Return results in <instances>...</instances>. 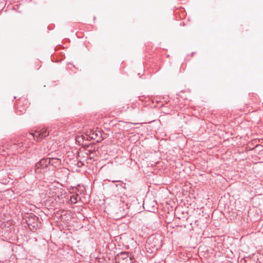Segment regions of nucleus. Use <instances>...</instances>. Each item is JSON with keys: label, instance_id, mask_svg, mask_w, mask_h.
Instances as JSON below:
<instances>
[{"label": "nucleus", "instance_id": "obj_1", "mask_svg": "<svg viewBox=\"0 0 263 263\" xmlns=\"http://www.w3.org/2000/svg\"><path fill=\"white\" fill-rule=\"evenodd\" d=\"M87 138L97 140V141H101L105 138L103 137L102 132L99 130H89L86 132Z\"/></svg>", "mask_w": 263, "mask_h": 263}, {"label": "nucleus", "instance_id": "obj_2", "mask_svg": "<svg viewBox=\"0 0 263 263\" xmlns=\"http://www.w3.org/2000/svg\"><path fill=\"white\" fill-rule=\"evenodd\" d=\"M117 263H133L132 258L128 253L122 252L116 257Z\"/></svg>", "mask_w": 263, "mask_h": 263}, {"label": "nucleus", "instance_id": "obj_3", "mask_svg": "<svg viewBox=\"0 0 263 263\" xmlns=\"http://www.w3.org/2000/svg\"><path fill=\"white\" fill-rule=\"evenodd\" d=\"M162 246L161 239L160 237H156L155 236H152L148 239V246L156 247L159 249Z\"/></svg>", "mask_w": 263, "mask_h": 263}, {"label": "nucleus", "instance_id": "obj_4", "mask_svg": "<svg viewBox=\"0 0 263 263\" xmlns=\"http://www.w3.org/2000/svg\"><path fill=\"white\" fill-rule=\"evenodd\" d=\"M48 163V158H44L41 159L39 162L36 163L35 167L37 169H42L44 168H46Z\"/></svg>", "mask_w": 263, "mask_h": 263}, {"label": "nucleus", "instance_id": "obj_5", "mask_svg": "<svg viewBox=\"0 0 263 263\" xmlns=\"http://www.w3.org/2000/svg\"><path fill=\"white\" fill-rule=\"evenodd\" d=\"M49 132L45 129H42L41 131L35 132L33 136L34 138H43L48 136Z\"/></svg>", "mask_w": 263, "mask_h": 263}, {"label": "nucleus", "instance_id": "obj_6", "mask_svg": "<svg viewBox=\"0 0 263 263\" xmlns=\"http://www.w3.org/2000/svg\"><path fill=\"white\" fill-rule=\"evenodd\" d=\"M48 163L49 164H51L54 167H57L60 166L61 163V161L58 158H51L48 159Z\"/></svg>", "mask_w": 263, "mask_h": 263}, {"label": "nucleus", "instance_id": "obj_7", "mask_svg": "<svg viewBox=\"0 0 263 263\" xmlns=\"http://www.w3.org/2000/svg\"><path fill=\"white\" fill-rule=\"evenodd\" d=\"M146 251L148 253L151 254L153 253H154L156 251H157L158 249L156 247H149L148 246V240L146 241V244L145 246Z\"/></svg>", "mask_w": 263, "mask_h": 263}, {"label": "nucleus", "instance_id": "obj_8", "mask_svg": "<svg viewBox=\"0 0 263 263\" xmlns=\"http://www.w3.org/2000/svg\"><path fill=\"white\" fill-rule=\"evenodd\" d=\"M70 201L71 203H74L77 201V199L76 197H71L70 199Z\"/></svg>", "mask_w": 263, "mask_h": 263}]
</instances>
